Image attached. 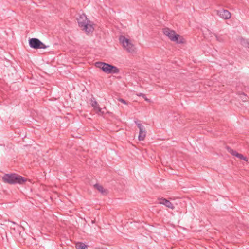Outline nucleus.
Returning a JSON list of instances; mask_svg holds the SVG:
<instances>
[{"label": "nucleus", "mask_w": 249, "mask_h": 249, "mask_svg": "<svg viewBox=\"0 0 249 249\" xmlns=\"http://www.w3.org/2000/svg\"><path fill=\"white\" fill-rule=\"evenodd\" d=\"M158 203L165 205L166 207L170 208L172 210L174 209L175 207L173 204L169 200L164 198H160L158 199Z\"/></svg>", "instance_id": "11"}, {"label": "nucleus", "mask_w": 249, "mask_h": 249, "mask_svg": "<svg viewBox=\"0 0 249 249\" xmlns=\"http://www.w3.org/2000/svg\"><path fill=\"white\" fill-rule=\"evenodd\" d=\"M163 33L164 35L167 36L173 42L180 44H184L186 43L185 39L174 30L169 28H165L163 30Z\"/></svg>", "instance_id": "2"}, {"label": "nucleus", "mask_w": 249, "mask_h": 249, "mask_svg": "<svg viewBox=\"0 0 249 249\" xmlns=\"http://www.w3.org/2000/svg\"><path fill=\"white\" fill-rule=\"evenodd\" d=\"M94 24L91 21H89L81 27L82 31L87 34L92 33L94 30Z\"/></svg>", "instance_id": "7"}, {"label": "nucleus", "mask_w": 249, "mask_h": 249, "mask_svg": "<svg viewBox=\"0 0 249 249\" xmlns=\"http://www.w3.org/2000/svg\"><path fill=\"white\" fill-rule=\"evenodd\" d=\"M226 148H227V151L230 153L232 154L233 156H235L237 158H238L241 160H242L246 162H248V158L244 156L243 155L237 152L236 151H235L229 147H227Z\"/></svg>", "instance_id": "9"}, {"label": "nucleus", "mask_w": 249, "mask_h": 249, "mask_svg": "<svg viewBox=\"0 0 249 249\" xmlns=\"http://www.w3.org/2000/svg\"><path fill=\"white\" fill-rule=\"evenodd\" d=\"M142 95H144V94L142 93H140V94H138V96H142Z\"/></svg>", "instance_id": "18"}, {"label": "nucleus", "mask_w": 249, "mask_h": 249, "mask_svg": "<svg viewBox=\"0 0 249 249\" xmlns=\"http://www.w3.org/2000/svg\"><path fill=\"white\" fill-rule=\"evenodd\" d=\"M119 101L125 105H128V103L123 99H119Z\"/></svg>", "instance_id": "15"}, {"label": "nucleus", "mask_w": 249, "mask_h": 249, "mask_svg": "<svg viewBox=\"0 0 249 249\" xmlns=\"http://www.w3.org/2000/svg\"><path fill=\"white\" fill-rule=\"evenodd\" d=\"M217 15L223 19H229L231 17V14L227 10L221 9L215 10Z\"/></svg>", "instance_id": "6"}, {"label": "nucleus", "mask_w": 249, "mask_h": 249, "mask_svg": "<svg viewBox=\"0 0 249 249\" xmlns=\"http://www.w3.org/2000/svg\"><path fill=\"white\" fill-rule=\"evenodd\" d=\"M75 247L77 249H88L87 246L83 243H76Z\"/></svg>", "instance_id": "14"}, {"label": "nucleus", "mask_w": 249, "mask_h": 249, "mask_svg": "<svg viewBox=\"0 0 249 249\" xmlns=\"http://www.w3.org/2000/svg\"><path fill=\"white\" fill-rule=\"evenodd\" d=\"M95 66L96 68L101 69L104 72L107 74L118 73L119 72V69L116 67L108 63L97 62L95 63Z\"/></svg>", "instance_id": "4"}, {"label": "nucleus", "mask_w": 249, "mask_h": 249, "mask_svg": "<svg viewBox=\"0 0 249 249\" xmlns=\"http://www.w3.org/2000/svg\"><path fill=\"white\" fill-rule=\"evenodd\" d=\"M142 97L144 99V100L146 101H147V102H150V99L147 98L145 96V95H142Z\"/></svg>", "instance_id": "16"}, {"label": "nucleus", "mask_w": 249, "mask_h": 249, "mask_svg": "<svg viewBox=\"0 0 249 249\" xmlns=\"http://www.w3.org/2000/svg\"><path fill=\"white\" fill-rule=\"evenodd\" d=\"M246 47L249 48V42H248L246 44Z\"/></svg>", "instance_id": "17"}, {"label": "nucleus", "mask_w": 249, "mask_h": 249, "mask_svg": "<svg viewBox=\"0 0 249 249\" xmlns=\"http://www.w3.org/2000/svg\"><path fill=\"white\" fill-rule=\"evenodd\" d=\"M137 126L140 130L139 135V140L140 141H143L146 136V132L145 127L141 123H137Z\"/></svg>", "instance_id": "10"}, {"label": "nucleus", "mask_w": 249, "mask_h": 249, "mask_svg": "<svg viewBox=\"0 0 249 249\" xmlns=\"http://www.w3.org/2000/svg\"><path fill=\"white\" fill-rule=\"evenodd\" d=\"M94 188L104 196L107 195L109 193L108 190L107 188L99 184H95L94 185Z\"/></svg>", "instance_id": "12"}, {"label": "nucleus", "mask_w": 249, "mask_h": 249, "mask_svg": "<svg viewBox=\"0 0 249 249\" xmlns=\"http://www.w3.org/2000/svg\"><path fill=\"white\" fill-rule=\"evenodd\" d=\"M119 41L122 48L126 52L134 54L137 52V49L133 41L129 37L121 35L119 36Z\"/></svg>", "instance_id": "1"}, {"label": "nucleus", "mask_w": 249, "mask_h": 249, "mask_svg": "<svg viewBox=\"0 0 249 249\" xmlns=\"http://www.w3.org/2000/svg\"><path fill=\"white\" fill-rule=\"evenodd\" d=\"M3 181L9 184H23L27 181V179L16 174H7L2 177Z\"/></svg>", "instance_id": "3"}, {"label": "nucleus", "mask_w": 249, "mask_h": 249, "mask_svg": "<svg viewBox=\"0 0 249 249\" xmlns=\"http://www.w3.org/2000/svg\"><path fill=\"white\" fill-rule=\"evenodd\" d=\"M30 46L35 49H46L47 46L44 44L39 39L33 38L29 40Z\"/></svg>", "instance_id": "5"}, {"label": "nucleus", "mask_w": 249, "mask_h": 249, "mask_svg": "<svg viewBox=\"0 0 249 249\" xmlns=\"http://www.w3.org/2000/svg\"><path fill=\"white\" fill-rule=\"evenodd\" d=\"M76 19L78 25L80 28L89 21L85 14L83 13L79 14Z\"/></svg>", "instance_id": "8"}, {"label": "nucleus", "mask_w": 249, "mask_h": 249, "mask_svg": "<svg viewBox=\"0 0 249 249\" xmlns=\"http://www.w3.org/2000/svg\"><path fill=\"white\" fill-rule=\"evenodd\" d=\"M91 105L93 107L96 113H99L101 112V109L99 107L96 101H92Z\"/></svg>", "instance_id": "13"}]
</instances>
